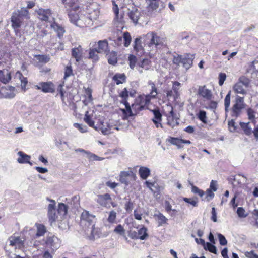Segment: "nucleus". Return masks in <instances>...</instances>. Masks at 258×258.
<instances>
[{"instance_id": "nucleus-57", "label": "nucleus", "mask_w": 258, "mask_h": 258, "mask_svg": "<svg viewBox=\"0 0 258 258\" xmlns=\"http://www.w3.org/2000/svg\"><path fill=\"white\" fill-rule=\"evenodd\" d=\"M74 127L78 128L79 131L82 133H85L87 131V127L86 125L75 123L74 124Z\"/></svg>"}, {"instance_id": "nucleus-16", "label": "nucleus", "mask_w": 258, "mask_h": 258, "mask_svg": "<svg viewBox=\"0 0 258 258\" xmlns=\"http://www.w3.org/2000/svg\"><path fill=\"white\" fill-rule=\"evenodd\" d=\"M46 243L47 246L50 247L53 250L57 249L60 246L59 239L55 236L47 237Z\"/></svg>"}, {"instance_id": "nucleus-28", "label": "nucleus", "mask_w": 258, "mask_h": 258, "mask_svg": "<svg viewBox=\"0 0 258 258\" xmlns=\"http://www.w3.org/2000/svg\"><path fill=\"white\" fill-rule=\"evenodd\" d=\"M140 15L141 13L137 9L132 10L128 14V16L133 21V22L135 24H137L138 23V21L139 19Z\"/></svg>"}, {"instance_id": "nucleus-64", "label": "nucleus", "mask_w": 258, "mask_h": 258, "mask_svg": "<svg viewBox=\"0 0 258 258\" xmlns=\"http://www.w3.org/2000/svg\"><path fill=\"white\" fill-rule=\"evenodd\" d=\"M149 6L152 10L156 9L159 6L158 0H151Z\"/></svg>"}, {"instance_id": "nucleus-50", "label": "nucleus", "mask_w": 258, "mask_h": 258, "mask_svg": "<svg viewBox=\"0 0 258 258\" xmlns=\"http://www.w3.org/2000/svg\"><path fill=\"white\" fill-rule=\"evenodd\" d=\"M114 9L115 11V14L116 17L117 21L119 23H121L123 21V15L122 14H119V9L117 4L114 3Z\"/></svg>"}, {"instance_id": "nucleus-24", "label": "nucleus", "mask_w": 258, "mask_h": 258, "mask_svg": "<svg viewBox=\"0 0 258 258\" xmlns=\"http://www.w3.org/2000/svg\"><path fill=\"white\" fill-rule=\"evenodd\" d=\"M51 27L57 33V35L59 38L62 36L65 32L64 28L55 22H53L51 24Z\"/></svg>"}, {"instance_id": "nucleus-34", "label": "nucleus", "mask_w": 258, "mask_h": 258, "mask_svg": "<svg viewBox=\"0 0 258 258\" xmlns=\"http://www.w3.org/2000/svg\"><path fill=\"white\" fill-rule=\"evenodd\" d=\"M37 227L36 236L40 237L44 235L46 232V229L44 225L40 224H36Z\"/></svg>"}, {"instance_id": "nucleus-42", "label": "nucleus", "mask_w": 258, "mask_h": 258, "mask_svg": "<svg viewBox=\"0 0 258 258\" xmlns=\"http://www.w3.org/2000/svg\"><path fill=\"white\" fill-rule=\"evenodd\" d=\"M57 211L60 215H66L68 212V206L63 203H59Z\"/></svg>"}, {"instance_id": "nucleus-63", "label": "nucleus", "mask_w": 258, "mask_h": 258, "mask_svg": "<svg viewBox=\"0 0 258 258\" xmlns=\"http://www.w3.org/2000/svg\"><path fill=\"white\" fill-rule=\"evenodd\" d=\"M63 4H68L72 9H76V6L78 5L75 4L74 0H61Z\"/></svg>"}, {"instance_id": "nucleus-56", "label": "nucleus", "mask_w": 258, "mask_h": 258, "mask_svg": "<svg viewBox=\"0 0 258 258\" xmlns=\"http://www.w3.org/2000/svg\"><path fill=\"white\" fill-rule=\"evenodd\" d=\"M35 57L40 62L47 63L49 61V58L45 55H36Z\"/></svg>"}, {"instance_id": "nucleus-6", "label": "nucleus", "mask_w": 258, "mask_h": 258, "mask_svg": "<svg viewBox=\"0 0 258 258\" xmlns=\"http://www.w3.org/2000/svg\"><path fill=\"white\" fill-rule=\"evenodd\" d=\"M46 200L50 202L47 208V215L49 221L51 224H52L55 222L57 218V214L56 212V202L55 200L50 199L49 198H47Z\"/></svg>"}, {"instance_id": "nucleus-25", "label": "nucleus", "mask_w": 258, "mask_h": 258, "mask_svg": "<svg viewBox=\"0 0 258 258\" xmlns=\"http://www.w3.org/2000/svg\"><path fill=\"white\" fill-rule=\"evenodd\" d=\"M134 50L140 54L143 53V46L141 43V38H136L134 41Z\"/></svg>"}, {"instance_id": "nucleus-22", "label": "nucleus", "mask_w": 258, "mask_h": 258, "mask_svg": "<svg viewBox=\"0 0 258 258\" xmlns=\"http://www.w3.org/2000/svg\"><path fill=\"white\" fill-rule=\"evenodd\" d=\"M178 118L175 116L173 110L170 112L169 115L167 116V124L172 128L178 125Z\"/></svg>"}, {"instance_id": "nucleus-46", "label": "nucleus", "mask_w": 258, "mask_h": 258, "mask_svg": "<svg viewBox=\"0 0 258 258\" xmlns=\"http://www.w3.org/2000/svg\"><path fill=\"white\" fill-rule=\"evenodd\" d=\"M147 229L145 227H142L138 230V235L139 239L141 240L145 239L148 236Z\"/></svg>"}, {"instance_id": "nucleus-47", "label": "nucleus", "mask_w": 258, "mask_h": 258, "mask_svg": "<svg viewBox=\"0 0 258 258\" xmlns=\"http://www.w3.org/2000/svg\"><path fill=\"white\" fill-rule=\"evenodd\" d=\"M114 232L123 236L127 240V238L125 235V230L121 225H117L115 229H114Z\"/></svg>"}, {"instance_id": "nucleus-10", "label": "nucleus", "mask_w": 258, "mask_h": 258, "mask_svg": "<svg viewBox=\"0 0 258 258\" xmlns=\"http://www.w3.org/2000/svg\"><path fill=\"white\" fill-rule=\"evenodd\" d=\"M97 202L101 206L105 207H110L113 205L111 196L108 194L98 196Z\"/></svg>"}, {"instance_id": "nucleus-2", "label": "nucleus", "mask_w": 258, "mask_h": 258, "mask_svg": "<svg viewBox=\"0 0 258 258\" xmlns=\"http://www.w3.org/2000/svg\"><path fill=\"white\" fill-rule=\"evenodd\" d=\"M148 84L151 86L152 88L150 94L146 95L144 94L141 95L135 99L136 102L140 104L143 107H144L145 105L148 104L150 103L151 99L152 98H155L157 95V88L155 84L151 81L149 82Z\"/></svg>"}, {"instance_id": "nucleus-58", "label": "nucleus", "mask_w": 258, "mask_h": 258, "mask_svg": "<svg viewBox=\"0 0 258 258\" xmlns=\"http://www.w3.org/2000/svg\"><path fill=\"white\" fill-rule=\"evenodd\" d=\"M236 212L240 218H245L247 216V214L245 213V210L242 207H238Z\"/></svg>"}, {"instance_id": "nucleus-51", "label": "nucleus", "mask_w": 258, "mask_h": 258, "mask_svg": "<svg viewBox=\"0 0 258 258\" xmlns=\"http://www.w3.org/2000/svg\"><path fill=\"white\" fill-rule=\"evenodd\" d=\"M84 120L85 121V122L87 123L90 126L93 128H96L94 126V122L92 120V117L89 115H88V111L86 112Z\"/></svg>"}, {"instance_id": "nucleus-40", "label": "nucleus", "mask_w": 258, "mask_h": 258, "mask_svg": "<svg viewBox=\"0 0 258 258\" xmlns=\"http://www.w3.org/2000/svg\"><path fill=\"white\" fill-rule=\"evenodd\" d=\"M16 13H18L19 15L21 16L23 19H29V13L27 9L25 8H22L20 10H18L17 11L15 12Z\"/></svg>"}, {"instance_id": "nucleus-15", "label": "nucleus", "mask_w": 258, "mask_h": 258, "mask_svg": "<svg viewBox=\"0 0 258 258\" xmlns=\"http://www.w3.org/2000/svg\"><path fill=\"white\" fill-rule=\"evenodd\" d=\"M84 232L90 239H94L99 237V230L98 228H95V225L89 227V228H85Z\"/></svg>"}, {"instance_id": "nucleus-41", "label": "nucleus", "mask_w": 258, "mask_h": 258, "mask_svg": "<svg viewBox=\"0 0 258 258\" xmlns=\"http://www.w3.org/2000/svg\"><path fill=\"white\" fill-rule=\"evenodd\" d=\"M85 96L87 97V98H86L84 101V103L85 105H87L88 103L90 102L92 100V90L89 88H85Z\"/></svg>"}, {"instance_id": "nucleus-7", "label": "nucleus", "mask_w": 258, "mask_h": 258, "mask_svg": "<svg viewBox=\"0 0 258 258\" xmlns=\"http://www.w3.org/2000/svg\"><path fill=\"white\" fill-rule=\"evenodd\" d=\"M244 98L239 96H236L234 104L232 108V114L234 117H237L240 114L241 110L244 108Z\"/></svg>"}, {"instance_id": "nucleus-38", "label": "nucleus", "mask_w": 258, "mask_h": 258, "mask_svg": "<svg viewBox=\"0 0 258 258\" xmlns=\"http://www.w3.org/2000/svg\"><path fill=\"white\" fill-rule=\"evenodd\" d=\"M10 244L12 246H20L23 243V240L20 237H13L10 238Z\"/></svg>"}, {"instance_id": "nucleus-9", "label": "nucleus", "mask_w": 258, "mask_h": 258, "mask_svg": "<svg viewBox=\"0 0 258 258\" xmlns=\"http://www.w3.org/2000/svg\"><path fill=\"white\" fill-rule=\"evenodd\" d=\"M134 176V174L131 169L126 171H122L119 175V180L126 186L129 184V179Z\"/></svg>"}, {"instance_id": "nucleus-33", "label": "nucleus", "mask_w": 258, "mask_h": 258, "mask_svg": "<svg viewBox=\"0 0 258 258\" xmlns=\"http://www.w3.org/2000/svg\"><path fill=\"white\" fill-rule=\"evenodd\" d=\"M240 125L246 135L249 136L252 134L253 131L249 125V122L247 123L240 122Z\"/></svg>"}, {"instance_id": "nucleus-8", "label": "nucleus", "mask_w": 258, "mask_h": 258, "mask_svg": "<svg viewBox=\"0 0 258 258\" xmlns=\"http://www.w3.org/2000/svg\"><path fill=\"white\" fill-rule=\"evenodd\" d=\"M146 36L150 39V41L148 44V46L151 49H154L157 47V46L159 45L161 43L160 38L157 35V34L151 32L147 34Z\"/></svg>"}, {"instance_id": "nucleus-17", "label": "nucleus", "mask_w": 258, "mask_h": 258, "mask_svg": "<svg viewBox=\"0 0 258 258\" xmlns=\"http://www.w3.org/2000/svg\"><path fill=\"white\" fill-rule=\"evenodd\" d=\"M11 73L9 68L0 70V82L5 84L8 83L12 78Z\"/></svg>"}, {"instance_id": "nucleus-20", "label": "nucleus", "mask_w": 258, "mask_h": 258, "mask_svg": "<svg viewBox=\"0 0 258 258\" xmlns=\"http://www.w3.org/2000/svg\"><path fill=\"white\" fill-rule=\"evenodd\" d=\"M152 112L154 115V117L152 118L153 122L157 127H162V125L161 123L162 121V114L160 112L159 110L154 109L152 110Z\"/></svg>"}, {"instance_id": "nucleus-45", "label": "nucleus", "mask_w": 258, "mask_h": 258, "mask_svg": "<svg viewBox=\"0 0 258 258\" xmlns=\"http://www.w3.org/2000/svg\"><path fill=\"white\" fill-rule=\"evenodd\" d=\"M181 84L177 82L174 81L172 84V90L175 94V98H177L179 96V91L180 88Z\"/></svg>"}, {"instance_id": "nucleus-11", "label": "nucleus", "mask_w": 258, "mask_h": 258, "mask_svg": "<svg viewBox=\"0 0 258 258\" xmlns=\"http://www.w3.org/2000/svg\"><path fill=\"white\" fill-rule=\"evenodd\" d=\"M24 19L22 18L18 13L13 12L11 18L12 27L16 31L21 26Z\"/></svg>"}, {"instance_id": "nucleus-43", "label": "nucleus", "mask_w": 258, "mask_h": 258, "mask_svg": "<svg viewBox=\"0 0 258 258\" xmlns=\"http://www.w3.org/2000/svg\"><path fill=\"white\" fill-rule=\"evenodd\" d=\"M231 101V91H229L224 99V106L226 113L229 111Z\"/></svg>"}, {"instance_id": "nucleus-39", "label": "nucleus", "mask_w": 258, "mask_h": 258, "mask_svg": "<svg viewBox=\"0 0 258 258\" xmlns=\"http://www.w3.org/2000/svg\"><path fill=\"white\" fill-rule=\"evenodd\" d=\"M143 108V107H142L140 104L137 103V102H136V101H135V103H133L132 105V106L131 107V109L133 113V114L132 116L135 115L138 112L142 110Z\"/></svg>"}, {"instance_id": "nucleus-53", "label": "nucleus", "mask_w": 258, "mask_h": 258, "mask_svg": "<svg viewBox=\"0 0 258 258\" xmlns=\"http://www.w3.org/2000/svg\"><path fill=\"white\" fill-rule=\"evenodd\" d=\"M150 61L148 59H144L139 64L140 68L148 70L150 68Z\"/></svg>"}, {"instance_id": "nucleus-49", "label": "nucleus", "mask_w": 258, "mask_h": 258, "mask_svg": "<svg viewBox=\"0 0 258 258\" xmlns=\"http://www.w3.org/2000/svg\"><path fill=\"white\" fill-rule=\"evenodd\" d=\"M238 82L241 83L240 84L245 88L248 87L250 84L249 79L245 76L240 77Z\"/></svg>"}, {"instance_id": "nucleus-35", "label": "nucleus", "mask_w": 258, "mask_h": 258, "mask_svg": "<svg viewBox=\"0 0 258 258\" xmlns=\"http://www.w3.org/2000/svg\"><path fill=\"white\" fill-rule=\"evenodd\" d=\"M15 76L20 80L22 88H25L28 82L27 78L24 77L22 74L19 71L16 72Z\"/></svg>"}, {"instance_id": "nucleus-44", "label": "nucleus", "mask_w": 258, "mask_h": 258, "mask_svg": "<svg viewBox=\"0 0 258 258\" xmlns=\"http://www.w3.org/2000/svg\"><path fill=\"white\" fill-rule=\"evenodd\" d=\"M192 60L191 58L183 57L182 64L186 69H188L192 64Z\"/></svg>"}, {"instance_id": "nucleus-29", "label": "nucleus", "mask_w": 258, "mask_h": 258, "mask_svg": "<svg viewBox=\"0 0 258 258\" xmlns=\"http://www.w3.org/2000/svg\"><path fill=\"white\" fill-rule=\"evenodd\" d=\"M151 171L146 167H141L139 170V174L143 179H146L150 174Z\"/></svg>"}, {"instance_id": "nucleus-54", "label": "nucleus", "mask_w": 258, "mask_h": 258, "mask_svg": "<svg viewBox=\"0 0 258 258\" xmlns=\"http://www.w3.org/2000/svg\"><path fill=\"white\" fill-rule=\"evenodd\" d=\"M198 118L203 123H206V113L205 111L201 110L200 111L198 115Z\"/></svg>"}, {"instance_id": "nucleus-32", "label": "nucleus", "mask_w": 258, "mask_h": 258, "mask_svg": "<svg viewBox=\"0 0 258 258\" xmlns=\"http://www.w3.org/2000/svg\"><path fill=\"white\" fill-rule=\"evenodd\" d=\"M81 52L82 49L81 46L72 49V55L73 57L75 58L78 62L80 60Z\"/></svg>"}, {"instance_id": "nucleus-59", "label": "nucleus", "mask_w": 258, "mask_h": 258, "mask_svg": "<svg viewBox=\"0 0 258 258\" xmlns=\"http://www.w3.org/2000/svg\"><path fill=\"white\" fill-rule=\"evenodd\" d=\"M183 201L188 204H190L193 207H197L198 206V201L194 199L184 198Z\"/></svg>"}, {"instance_id": "nucleus-19", "label": "nucleus", "mask_w": 258, "mask_h": 258, "mask_svg": "<svg viewBox=\"0 0 258 258\" xmlns=\"http://www.w3.org/2000/svg\"><path fill=\"white\" fill-rule=\"evenodd\" d=\"M91 45L92 43H91L89 45L90 47H91ZM98 51L97 47L92 46V47H90L89 48L88 58L91 59L93 62H96L99 60V54L101 53Z\"/></svg>"}, {"instance_id": "nucleus-4", "label": "nucleus", "mask_w": 258, "mask_h": 258, "mask_svg": "<svg viewBox=\"0 0 258 258\" xmlns=\"http://www.w3.org/2000/svg\"><path fill=\"white\" fill-rule=\"evenodd\" d=\"M92 47H97L98 52L105 54L107 57L108 63L110 64H113V59L111 58L112 52L110 51L106 40H99L97 43L95 42L92 45Z\"/></svg>"}, {"instance_id": "nucleus-21", "label": "nucleus", "mask_w": 258, "mask_h": 258, "mask_svg": "<svg viewBox=\"0 0 258 258\" xmlns=\"http://www.w3.org/2000/svg\"><path fill=\"white\" fill-rule=\"evenodd\" d=\"M80 9V6L78 5L76 6V9H72L73 11H71L69 14V17L70 18V21L72 23L75 24L77 26L78 24V19H79V13L77 12L78 10Z\"/></svg>"}, {"instance_id": "nucleus-62", "label": "nucleus", "mask_w": 258, "mask_h": 258, "mask_svg": "<svg viewBox=\"0 0 258 258\" xmlns=\"http://www.w3.org/2000/svg\"><path fill=\"white\" fill-rule=\"evenodd\" d=\"M191 191L194 194H198L201 197H202L205 194L204 191L194 185L192 186Z\"/></svg>"}, {"instance_id": "nucleus-5", "label": "nucleus", "mask_w": 258, "mask_h": 258, "mask_svg": "<svg viewBox=\"0 0 258 258\" xmlns=\"http://www.w3.org/2000/svg\"><path fill=\"white\" fill-rule=\"evenodd\" d=\"M96 220L95 216L90 214L88 211L84 210L82 212L81 217V224L84 226V230L85 228H89V227L95 225Z\"/></svg>"}, {"instance_id": "nucleus-55", "label": "nucleus", "mask_w": 258, "mask_h": 258, "mask_svg": "<svg viewBox=\"0 0 258 258\" xmlns=\"http://www.w3.org/2000/svg\"><path fill=\"white\" fill-rule=\"evenodd\" d=\"M129 65L132 69H133L135 66L137 58L136 57L133 55H130L128 57Z\"/></svg>"}, {"instance_id": "nucleus-52", "label": "nucleus", "mask_w": 258, "mask_h": 258, "mask_svg": "<svg viewBox=\"0 0 258 258\" xmlns=\"http://www.w3.org/2000/svg\"><path fill=\"white\" fill-rule=\"evenodd\" d=\"M68 200L71 201L70 203L74 207H77L80 204V197L78 195H75L73 196L71 199H69Z\"/></svg>"}, {"instance_id": "nucleus-3", "label": "nucleus", "mask_w": 258, "mask_h": 258, "mask_svg": "<svg viewBox=\"0 0 258 258\" xmlns=\"http://www.w3.org/2000/svg\"><path fill=\"white\" fill-rule=\"evenodd\" d=\"M128 96V92L126 88H124L122 90L118 91V96L122 99L120 102L123 104L125 108H119L118 109H116L115 110L118 111V110H119L125 116H132L133 113L132 111L129 103L126 101Z\"/></svg>"}, {"instance_id": "nucleus-36", "label": "nucleus", "mask_w": 258, "mask_h": 258, "mask_svg": "<svg viewBox=\"0 0 258 258\" xmlns=\"http://www.w3.org/2000/svg\"><path fill=\"white\" fill-rule=\"evenodd\" d=\"M168 141L171 144L176 145L178 148H181L183 147L182 145V139L177 138L170 137L168 139Z\"/></svg>"}, {"instance_id": "nucleus-12", "label": "nucleus", "mask_w": 258, "mask_h": 258, "mask_svg": "<svg viewBox=\"0 0 258 258\" xmlns=\"http://www.w3.org/2000/svg\"><path fill=\"white\" fill-rule=\"evenodd\" d=\"M1 94L5 98L12 99L15 96L16 91L15 87L7 86L1 89Z\"/></svg>"}, {"instance_id": "nucleus-13", "label": "nucleus", "mask_w": 258, "mask_h": 258, "mask_svg": "<svg viewBox=\"0 0 258 258\" xmlns=\"http://www.w3.org/2000/svg\"><path fill=\"white\" fill-rule=\"evenodd\" d=\"M198 94L208 100H211L213 96L211 90L207 88L205 85L199 86Z\"/></svg>"}, {"instance_id": "nucleus-60", "label": "nucleus", "mask_w": 258, "mask_h": 258, "mask_svg": "<svg viewBox=\"0 0 258 258\" xmlns=\"http://www.w3.org/2000/svg\"><path fill=\"white\" fill-rule=\"evenodd\" d=\"M206 247L207 249L211 252L213 253L214 254L217 253V249L216 246L210 243L207 242L206 243Z\"/></svg>"}, {"instance_id": "nucleus-37", "label": "nucleus", "mask_w": 258, "mask_h": 258, "mask_svg": "<svg viewBox=\"0 0 258 258\" xmlns=\"http://www.w3.org/2000/svg\"><path fill=\"white\" fill-rule=\"evenodd\" d=\"M112 125L106 122H103L101 128L102 132L104 135H107L111 133Z\"/></svg>"}, {"instance_id": "nucleus-14", "label": "nucleus", "mask_w": 258, "mask_h": 258, "mask_svg": "<svg viewBox=\"0 0 258 258\" xmlns=\"http://www.w3.org/2000/svg\"><path fill=\"white\" fill-rule=\"evenodd\" d=\"M38 18L41 21L47 22L51 16V11L48 9L42 8L39 9L36 11Z\"/></svg>"}, {"instance_id": "nucleus-61", "label": "nucleus", "mask_w": 258, "mask_h": 258, "mask_svg": "<svg viewBox=\"0 0 258 258\" xmlns=\"http://www.w3.org/2000/svg\"><path fill=\"white\" fill-rule=\"evenodd\" d=\"M219 82L218 84L220 86L223 85L224 81L226 79V75L225 73H220L218 76Z\"/></svg>"}, {"instance_id": "nucleus-1", "label": "nucleus", "mask_w": 258, "mask_h": 258, "mask_svg": "<svg viewBox=\"0 0 258 258\" xmlns=\"http://www.w3.org/2000/svg\"><path fill=\"white\" fill-rule=\"evenodd\" d=\"M94 4H90L87 10H81L79 11V19H78L77 26L83 27L92 24V21L96 20L99 15V11L94 8Z\"/></svg>"}, {"instance_id": "nucleus-23", "label": "nucleus", "mask_w": 258, "mask_h": 258, "mask_svg": "<svg viewBox=\"0 0 258 258\" xmlns=\"http://www.w3.org/2000/svg\"><path fill=\"white\" fill-rule=\"evenodd\" d=\"M126 76L124 73H116L114 75V83L119 85L125 83Z\"/></svg>"}, {"instance_id": "nucleus-30", "label": "nucleus", "mask_w": 258, "mask_h": 258, "mask_svg": "<svg viewBox=\"0 0 258 258\" xmlns=\"http://www.w3.org/2000/svg\"><path fill=\"white\" fill-rule=\"evenodd\" d=\"M241 83L237 82L233 87V90L235 93L244 95L246 94V91L244 87L240 84Z\"/></svg>"}, {"instance_id": "nucleus-18", "label": "nucleus", "mask_w": 258, "mask_h": 258, "mask_svg": "<svg viewBox=\"0 0 258 258\" xmlns=\"http://www.w3.org/2000/svg\"><path fill=\"white\" fill-rule=\"evenodd\" d=\"M131 39L132 38L130 33L126 32L123 33L122 35L118 36L117 43L118 45H120L122 41H123L124 46L128 47L131 43Z\"/></svg>"}, {"instance_id": "nucleus-26", "label": "nucleus", "mask_w": 258, "mask_h": 258, "mask_svg": "<svg viewBox=\"0 0 258 258\" xmlns=\"http://www.w3.org/2000/svg\"><path fill=\"white\" fill-rule=\"evenodd\" d=\"M19 157L17 159V162L21 164L27 163L30 160L31 157L22 151H19L18 153Z\"/></svg>"}, {"instance_id": "nucleus-48", "label": "nucleus", "mask_w": 258, "mask_h": 258, "mask_svg": "<svg viewBox=\"0 0 258 258\" xmlns=\"http://www.w3.org/2000/svg\"><path fill=\"white\" fill-rule=\"evenodd\" d=\"M155 216L157 218L159 226L166 223L167 219L162 214L159 213L155 214Z\"/></svg>"}, {"instance_id": "nucleus-27", "label": "nucleus", "mask_w": 258, "mask_h": 258, "mask_svg": "<svg viewBox=\"0 0 258 258\" xmlns=\"http://www.w3.org/2000/svg\"><path fill=\"white\" fill-rule=\"evenodd\" d=\"M42 91L44 92H53L54 91V89L53 88V85L51 83L48 82H41V87Z\"/></svg>"}, {"instance_id": "nucleus-31", "label": "nucleus", "mask_w": 258, "mask_h": 258, "mask_svg": "<svg viewBox=\"0 0 258 258\" xmlns=\"http://www.w3.org/2000/svg\"><path fill=\"white\" fill-rule=\"evenodd\" d=\"M258 63V60H255L249 63L248 68L246 70V72L248 73H251L252 76H255V71L256 68L255 64Z\"/></svg>"}]
</instances>
